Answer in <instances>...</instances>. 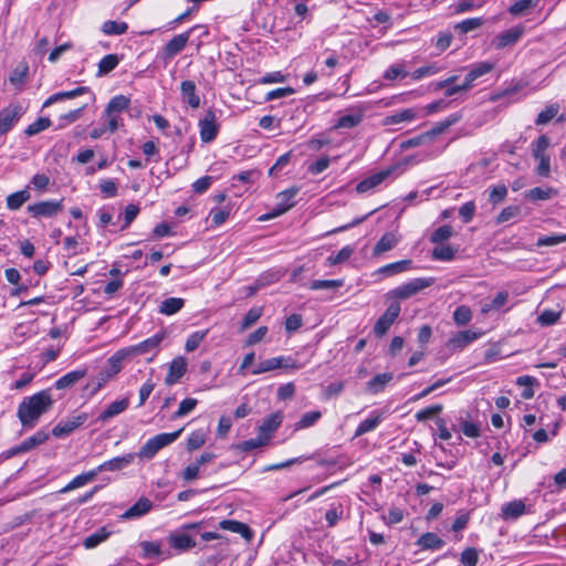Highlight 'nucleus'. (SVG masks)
<instances>
[{
  "label": "nucleus",
  "mask_w": 566,
  "mask_h": 566,
  "mask_svg": "<svg viewBox=\"0 0 566 566\" xmlns=\"http://www.w3.org/2000/svg\"><path fill=\"white\" fill-rule=\"evenodd\" d=\"M53 398L50 389L41 390L31 397L24 398L17 411V416L23 428H33L39 418L49 411L53 406Z\"/></svg>",
  "instance_id": "f257e3e1"
},
{
  "label": "nucleus",
  "mask_w": 566,
  "mask_h": 566,
  "mask_svg": "<svg viewBox=\"0 0 566 566\" xmlns=\"http://www.w3.org/2000/svg\"><path fill=\"white\" fill-rule=\"evenodd\" d=\"M182 429L174 432H165L156 434L148 439L136 454L140 460H151L155 455L167 446L174 443L180 436Z\"/></svg>",
  "instance_id": "f03ea898"
},
{
  "label": "nucleus",
  "mask_w": 566,
  "mask_h": 566,
  "mask_svg": "<svg viewBox=\"0 0 566 566\" xmlns=\"http://www.w3.org/2000/svg\"><path fill=\"white\" fill-rule=\"evenodd\" d=\"M166 337L167 333L165 331H160L136 345L125 347V349L129 357L150 355L147 360L151 361L158 354L160 344Z\"/></svg>",
  "instance_id": "7ed1b4c3"
},
{
  "label": "nucleus",
  "mask_w": 566,
  "mask_h": 566,
  "mask_svg": "<svg viewBox=\"0 0 566 566\" xmlns=\"http://www.w3.org/2000/svg\"><path fill=\"white\" fill-rule=\"evenodd\" d=\"M434 283L433 277H417L397 286L387 293L388 298L407 300L420 291L431 286Z\"/></svg>",
  "instance_id": "20e7f679"
},
{
  "label": "nucleus",
  "mask_w": 566,
  "mask_h": 566,
  "mask_svg": "<svg viewBox=\"0 0 566 566\" xmlns=\"http://www.w3.org/2000/svg\"><path fill=\"white\" fill-rule=\"evenodd\" d=\"M201 525V522L184 524L177 532L169 535V545L179 552H186L195 547L196 541L189 532L199 530Z\"/></svg>",
  "instance_id": "39448f33"
},
{
  "label": "nucleus",
  "mask_w": 566,
  "mask_h": 566,
  "mask_svg": "<svg viewBox=\"0 0 566 566\" xmlns=\"http://www.w3.org/2000/svg\"><path fill=\"white\" fill-rule=\"evenodd\" d=\"M300 189L297 187H292L286 190H283L276 195V203L271 213L266 214L263 219L268 220L274 217H279L295 206L294 198L298 193Z\"/></svg>",
  "instance_id": "423d86ee"
},
{
  "label": "nucleus",
  "mask_w": 566,
  "mask_h": 566,
  "mask_svg": "<svg viewBox=\"0 0 566 566\" xmlns=\"http://www.w3.org/2000/svg\"><path fill=\"white\" fill-rule=\"evenodd\" d=\"M200 139L202 143H211L218 136L220 124L217 122L214 111L208 109L198 123Z\"/></svg>",
  "instance_id": "0eeeda50"
},
{
  "label": "nucleus",
  "mask_w": 566,
  "mask_h": 566,
  "mask_svg": "<svg viewBox=\"0 0 566 566\" xmlns=\"http://www.w3.org/2000/svg\"><path fill=\"white\" fill-rule=\"evenodd\" d=\"M24 109L19 103H10L0 111V135H4L12 129L23 115Z\"/></svg>",
  "instance_id": "6e6552de"
},
{
  "label": "nucleus",
  "mask_w": 566,
  "mask_h": 566,
  "mask_svg": "<svg viewBox=\"0 0 566 566\" xmlns=\"http://www.w3.org/2000/svg\"><path fill=\"white\" fill-rule=\"evenodd\" d=\"M401 307L398 302H392L385 313L377 319L374 325V333L377 337L384 336L394 322L398 318Z\"/></svg>",
  "instance_id": "1a4fd4ad"
},
{
  "label": "nucleus",
  "mask_w": 566,
  "mask_h": 566,
  "mask_svg": "<svg viewBox=\"0 0 566 566\" xmlns=\"http://www.w3.org/2000/svg\"><path fill=\"white\" fill-rule=\"evenodd\" d=\"M62 209V200H45L28 206V212L33 218H52Z\"/></svg>",
  "instance_id": "9d476101"
},
{
  "label": "nucleus",
  "mask_w": 566,
  "mask_h": 566,
  "mask_svg": "<svg viewBox=\"0 0 566 566\" xmlns=\"http://www.w3.org/2000/svg\"><path fill=\"white\" fill-rule=\"evenodd\" d=\"M524 31L525 28L523 25H515L497 34L492 40L491 44L496 50H503L507 46H513L520 41V39L524 34Z\"/></svg>",
  "instance_id": "9b49d317"
},
{
  "label": "nucleus",
  "mask_w": 566,
  "mask_h": 566,
  "mask_svg": "<svg viewBox=\"0 0 566 566\" xmlns=\"http://www.w3.org/2000/svg\"><path fill=\"white\" fill-rule=\"evenodd\" d=\"M87 420L85 412L72 415L67 419L60 421L52 430L55 438H64L81 427Z\"/></svg>",
  "instance_id": "f8f14e48"
},
{
  "label": "nucleus",
  "mask_w": 566,
  "mask_h": 566,
  "mask_svg": "<svg viewBox=\"0 0 566 566\" xmlns=\"http://www.w3.org/2000/svg\"><path fill=\"white\" fill-rule=\"evenodd\" d=\"M195 29L196 27L184 33L177 34L171 40H169L163 50V59L165 61H170L172 57L179 54L186 48L190 38V33Z\"/></svg>",
  "instance_id": "ddd939ff"
},
{
  "label": "nucleus",
  "mask_w": 566,
  "mask_h": 566,
  "mask_svg": "<svg viewBox=\"0 0 566 566\" xmlns=\"http://www.w3.org/2000/svg\"><path fill=\"white\" fill-rule=\"evenodd\" d=\"M365 108L355 106L348 109L347 114L340 115L333 125L334 129L346 128L350 129L357 127L364 119Z\"/></svg>",
  "instance_id": "4468645a"
},
{
  "label": "nucleus",
  "mask_w": 566,
  "mask_h": 566,
  "mask_svg": "<svg viewBox=\"0 0 566 566\" xmlns=\"http://www.w3.org/2000/svg\"><path fill=\"white\" fill-rule=\"evenodd\" d=\"M136 454L132 452L120 457H115L111 460L101 463L97 468H95V471L97 474L104 471H120L130 465L134 462Z\"/></svg>",
  "instance_id": "2eb2a0df"
},
{
  "label": "nucleus",
  "mask_w": 566,
  "mask_h": 566,
  "mask_svg": "<svg viewBox=\"0 0 566 566\" xmlns=\"http://www.w3.org/2000/svg\"><path fill=\"white\" fill-rule=\"evenodd\" d=\"M480 336H481L480 333L471 331V329L461 331V332H458L457 334H454L448 340L447 346L449 349H451L453 352L461 350L464 347H467L469 344H471L472 342L476 340Z\"/></svg>",
  "instance_id": "dca6fc26"
},
{
  "label": "nucleus",
  "mask_w": 566,
  "mask_h": 566,
  "mask_svg": "<svg viewBox=\"0 0 566 566\" xmlns=\"http://www.w3.org/2000/svg\"><path fill=\"white\" fill-rule=\"evenodd\" d=\"M187 370V361L184 357L179 356L172 359L169 365L168 373L165 377V384L171 386L177 384Z\"/></svg>",
  "instance_id": "f3484780"
},
{
  "label": "nucleus",
  "mask_w": 566,
  "mask_h": 566,
  "mask_svg": "<svg viewBox=\"0 0 566 566\" xmlns=\"http://www.w3.org/2000/svg\"><path fill=\"white\" fill-rule=\"evenodd\" d=\"M392 170V168L384 169L365 178L356 186L357 192L363 193L379 186L391 175Z\"/></svg>",
  "instance_id": "a211bd4d"
},
{
  "label": "nucleus",
  "mask_w": 566,
  "mask_h": 566,
  "mask_svg": "<svg viewBox=\"0 0 566 566\" xmlns=\"http://www.w3.org/2000/svg\"><path fill=\"white\" fill-rule=\"evenodd\" d=\"M87 374L86 368H81L76 370H72L62 377H60L54 382V388L57 390L69 389L73 387L75 384H77L80 380H82Z\"/></svg>",
  "instance_id": "6ab92c4d"
},
{
  "label": "nucleus",
  "mask_w": 566,
  "mask_h": 566,
  "mask_svg": "<svg viewBox=\"0 0 566 566\" xmlns=\"http://www.w3.org/2000/svg\"><path fill=\"white\" fill-rule=\"evenodd\" d=\"M153 507V503L147 497H140L134 505L126 510L122 518L132 520L138 518L147 514Z\"/></svg>",
  "instance_id": "aec40b11"
},
{
  "label": "nucleus",
  "mask_w": 566,
  "mask_h": 566,
  "mask_svg": "<svg viewBox=\"0 0 566 566\" xmlns=\"http://www.w3.org/2000/svg\"><path fill=\"white\" fill-rule=\"evenodd\" d=\"M130 358L125 348L117 350L108 358V369L105 370L106 375L102 377L103 381H108L114 375L122 369V364L125 359Z\"/></svg>",
  "instance_id": "412c9836"
},
{
  "label": "nucleus",
  "mask_w": 566,
  "mask_h": 566,
  "mask_svg": "<svg viewBox=\"0 0 566 566\" xmlns=\"http://www.w3.org/2000/svg\"><path fill=\"white\" fill-rule=\"evenodd\" d=\"M87 93H90V88L87 86H78L71 91L59 92V93L51 95L44 102L43 107H49L50 105L57 103V102L73 99V98H76V97L82 96Z\"/></svg>",
  "instance_id": "4be33fe9"
},
{
  "label": "nucleus",
  "mask_w": 566,
  "mask_h": 566,
  "mask_svg": "<svg viewBox=\"0 0 566 566\" xmlns=\"http://www.w3.org/2000/svg\"><path fill=\"white\" fill-rule=\"evenodd\" d=\"M282 419L283 417L281 412H274L266 417L259 427V436L261 438H266L269 441L271 433L274 432L282 423Z\"/></svg>",
  "instance_id": "5701e85b"
},
{
  "label": "nucleus",
  "mask_w": 566,
  "mask_h": 566,
  "mask_svg": "<svg viewBox=\"0 0 566 566\" xmlns=\"http://www.w3.org/2000/svg\"><path fill=\"white\" fill-rule=\"evenodd\" d=\"M128 406L129 399L127 397L120 400H116L108 405V407L103 412L99 413V416L97 417V421L106 422L111 418H114L117 415L124 412L128 408Z\"/></svg>",
  "instance_id": "b1692460"
},
{
  "label": "nucleus",
  "mask_w": 566,
  "mask_h": 566,
  "mask_svg": "<svg viewBox=\"0 0 566 566\" xmlns=\"http://www.w3.org/2000/svg\"><path fill=\"white\" fill-rule=\"evenodd\" d=\"M181 96L184 102L192 108L200 106V97L196 92V84L193 81H184L180 85Z\"/></svg>",
  "instance_id": "393cba45"
},
{
  "label": "nucleus",
  "mask_w": 566,
  "mask_h": 566,
  "mask_svg": "<svg viewBox=\"0 0 566 566\" xmlns=\"http://www.w3.org/2000/svg\"><path fill=\"white\" fill-rule=\"evenodd\" d=\"M526 511V506L523 501L514 500L512 502L505 503L502 509V517L504 520H516L522 516Z\"/></svg>",
  "instance_id": "a878e982"
},
{
  "label": "nucleus",
  "mask_w": 566,
  "mask_h": 566,
  "mask_svg": "<svg viewBox=\"0 0 566 566\" xmlns=\"http://www.w3.org/2000/svg\"><path fill=\"white\" fill-rule=\"evenodd\" d=\"M97 476L95 469L84 472L80 475H76L72 479L64 488L60 490V493H67L77 488L84 486L87 483L92 482Z\"/></svg>",
  "instance_id": "bb28decb"
},
{
  "label": "nucleus",
  "mask_w": 566,
  "mask_h": 566,
  "mask_svg": "<svg viewBox=\"0 0 566 566\" xmlns=\"http://www.w3.org/2000/svg\"><path fill=\"white\" fill-rule=\"evenodd\" d=\"M421 549H432L437 551L444 546V541L439 537L436 533H424L422 534L417 543H416Z\"/></svg>",
  "instance_id": "cd10ccee"
},
{
  "label": "nucleus",
  "mask_w": 566,
  "mask_h": 566,
  "mask_svg": "<svg viewBox=\"0 0 566 566\" xmlns=\"http://www.w3.org/2000/svg\"><path fill=\"white\" fill-rule=\"evenodd\" d=\"M130 104V99L125 95H116L114 96L107 104L104 115L117 114L120 115L123 112L127 111Z\"/></svg>",
  "instance_id": "c85d7f7f"
},
{
  "label": "nucleus",
  "mask_w": 566,
  "mask_h": 566,
  "mask_svg": "<svg viewBox=\"0 0 566 566\" xmlns=\"http://www.w3.org/2000/svg\"><path fill=\"white\" fill-rule=\"evenodd\" d=\"M417 118V112L413 108H406L389 116H386L382 120L384 125H397L405 122H412Z\"/></svg>",
  "instance_id": "c756f323"
},
{
  "label": "nucleus",
  "mask_w": 566,
  "mask_h": 566,
  "mask_svg": "<svg viewBox=\"0 0 566 566\" xmlns=\"http://www.w3.org/2000/svg\"><path fill=\"white\" fill-rule=\"evenodd\" d=\"M400 238L394 232L385 233L374 248V254H381L392 250L399 242Z\"/></svg>",
  "instance_id": "7c9ffc66"
},
{
  "label": "nucleus",
  "mask_w": 566,
  "mask_h": 566,
  "mask_svg": "<svg viewBox=\"0 0 566 566\" xmlns=\"http://www.w3.org/2000/svg\"><path fill=\"white\" fill-rule=\"evenodd\" d=\"M283 361H291V357L279 356V357H273V358L262 360L258 364V366L255 367V369H253L252 373H253V375H259V374H263L266 371H271V370L281 368L283 365Z\"/></svg>",
  "instance_id": "2f4dec72"
},
{
  "label": "nucleus",
  "mask_w": 566,
  "mask_h": 566,
  "mask_svg": "<svg viewBox=\"0 0 566 566\" xmlns=\"http://www.w3.org/2000/svg\"><path fill=\"white\" fill-rule=\"evenodd\" d=\"M185 306V300L181 297H168L160 303L159 313L163 315H174Z\"/></svg>",
  "instance_id": "473e14b6"
},
{
  "label": "nucleus",
  "mask_w": 566,
  "mask_h": 566,
  "mask_svg": "<svg viewBox=\"0 0 566 566\" xmlns=\"http://www.w3.org/2000/svg\"><path fill=\"white\" fill-rule=\"evenodd\" d=\"M557 191L552 187H535L525 192V198L530 201H543L554 197Z\"/></svg>",
  "instance_id": "72a5a7b5"
},
{
  "label": "nucleus",
  "mask_w": 566,
  "mask_h": 566,
  "mask_svg": "<svg viewBox=\"0 0 566 566\" xmlns=\"http://www.w3.org/2000/svg\"><path fill=\"white\" fill-rule=\"evenodd\" d=\"M31 198L30 191L23 189L13 192L7 197V207L9 210H19Z\"/></svg>",
  "instance_id": "f704fd0d"
},
{
  "label": "nucleus",
  "mask_w": 566,
  "mask_h": 566,
  "mask_svg": "<svg viewBox=\"0 0 566 566\" xmlns=\"http://www.w3.org/2000/svg\"><path fill=\"white\" fill-rule=\"evenodd\" d=\"M411 260H401L394 263L386 264L379 269V273L384 275H395L401 272H406L411 269Z\"/></svg>",
  "instance_id": "c9c22d12"
},
{
  "label": "nucleus",
  "mask_w": 566,
  "mask_h": 566,
  "mask_svg": "<svg viewBox=\"0 0 566 566\" xmlns=\"http://www.w3.org/2000/svg\"><path fill=\"white\" fill-rule=\"evenodd\" d=\"M29 74V65L27 62H20L11 72L9 81L14 86H22Z\"/></svg>",
  "instance_id": "e433bc0d"
},
{
  "label": "nucleus",
  "mask_w": 566,
  "mask_h": 566,
  "mask_svg": "<svg viewBox=\"0 0 566 566\" xmlns=\"http://www.w3.org/2000/svg\"><path fill=\"white\" fill-rule=\"evenodd\" d=\"M392 379L391 373L378 374L367 382V389L371 394H378L384 390L386 385Z\"/></svg>",
  "instance_id": "4c0bfd02"
},
{
  "label": "nucleus",
  "mask_w": 566,
  "mask_h": 566,
  "mask_svg": "<svg viewBox=\"0 0 566 566\" xmlns=\"http://www.w3.org/2000/svg\"><path fill=\"white\" fill-rule=\"evenodd\" d=\"M381 416L379 413H374L369 418L361 421L355 431V437H360L365 433L374 431L380 423Z\"/></svg>",
  "instance_id": "58836bf2"
},
{
  "label": "nucleus",
  "mask_w": 566,
  "mask_h": 566,
  "mask_svg": "<svg viewBox=\"0 0 566 566\" xmlns=\"http://www.w3.org/2000/svg\"><path fill=\"white\" fill-rule=\"evenodd\" d=\"M111 535L106 527L99 528L97 532L91 534L84 539V547L87 549L94 548L101 543L105 542Z\"/></svg>",
  "instance_id": "ea45409f"
},
{
  "label": "nucleus",
  "mask_w": 566,
  "mask_h": 566,
  "mask_svg": "<svg viewBox=\"0 0 566 566\" xmlns=\"http://www.w3.org/2000/svg\"><path fill=\"white\" fill-rule=\"evenodd\" d=\"M128 30V24L126 22H117L113 20H107L102 25V32L107 35H120L126 33Z\"/></svg>",
  "instance_id": "a19ab883"
},
{
  "label": "nucleus",
  "mask_w": 566,
  "mask_h": 566,
  "mask_svg": "<svg viewBox=\"0 0 566 566\" xmlns=\"http://www.w3.org/2000/svg\"><path fill=\"white\" fill-rule=\"evenodd\" d=\"M87 103H83L78 105L75 109L70 111L65 114H62L59 118L60 124L59 128H64L65 126L76 122L82 116L83 111L86 108Z\"/></svg>",
  "instance_id": "79ce46f5"
},
{
  "label": "nucleus",
  "mask_w": 566,
  "mask_h": 566,
  "mask_svg": "<svg viewBox=\"0 0 566 566\" xmlns=\"http://www.w3.org/2000/svg\"><path fill=\"white\" fill-rule=\"evenodd\" d=\"M457 251L449 244H441L432 250V258L439 261H451L454 259Z\"/></svg>",
  "instance_id": "37998d69"
},
{
  "label": "nucleus",
  "mask_w": 566,
  "mask_h": 566,
  "mask_svg": "<svg viewBox=\"0 0 566 566\" xmlns=\"http://www.w3.org/2000/svg\"><path fill=\"white\" fill-rule=\"evenodd\" d=\"M539 1L541 0H518L509 8V12L512 15H523L530 9L535 8Z\"/></svg>",
  "instance_id": "c03bdc74"
},
{
  "label": "nucleus",
  "mask_w": 566,
  "mask_h": 566,
  "mask_svg": "<svg viewBox=\"0 0 566 566\" xmlns=\"http://www.w3.org/2000/svg\"><path fill=\"white\" fill-rule=\"evenodd\" d=\"M536 382V379L532 376H520L516 379V385L524 387L521 396L524 399H532L534 397L533 385Z\"/></svg>",
  "instance_id": "a18cd8bd"
},
{
  "label": "nucleus",
  "mask_w": 566,
  "mask_h": 566,
  "mask_svg": "<svg viewBox=\"0 0 566 566\" xmlns=\"http://www.w3.org/2000/svg\"><path fill=\"white\" fill-rule=\"evenodd\" d=\"M119 63L117 54H107L98 63V74L105 75L112 72Z\"/></svg>",
  "instance_id": "49530a36"
},
{
  "label": "nucleus",
  "mask_w": 566,
  "mask_h": 566,
  "mask_svg": "<svg viewBox=\"0 0 566 566\" xmlns=\"http://www.w3.org/2000/svg\"><path fill=\"white\" fill-rule=\"evenodd\" d=\"M344 285V280H314L311 282L310 289L318 290H337Z\"/></svg>",
  "instance_id": "de8ad7c7"
},
{
  "label": "nucleus",
  "mask_w": 566,
  "mask_h": 566,
  "mask_svg": "<svg viewBox=\"0 0 566 566\" xmlns=\"http://www.w3.org/2000/svg\"><path fill=\"white\" fill-rule=\"evenodd\" d=\"M344 509L340 503L332 504L331 507L325 513V520L327 522L328 527H334L338 523V521L343 517Z\"/></svg>",
  "instance_id": "09e8293b"
},
{
  "label": "nucleus",
  "mask_w": 566,
  "mask_h": 566,
  "mask_svg": "<svg viewBox=\"0 0 566 566\" xmlns=\"http://www.w3.org/2000/svg\"><path fill=\"white\" fill-rule=\"evenodd\" d=\"M322 417L321 411H308L305 412L301 419L295 423V430L310 428L315 424Z\"/></svg>",
  "instance_id": "8fccbe9b"
},
{
  "label": "nucleus",
  "mask_w": 566,
  "mask_h": 566,
  "mask_svg": "<svg viewBox=\"0 0 566 566\" xmlns=\"http://www.w3.org/2000/svg\"><path fill=\"white\" fill-rule=\"evenodd\" d=\"M442 410H443V406L441 403L432 405L430 407L419 410L415 415V418L418 422H424V421L438 416L439 413H441Z\"/></svg>",
  "instance_id": "3c124183"
},
{
  "label": "nucleus",
  "mask_w": 566,
  "mask_h": 566,
  "mask_svg": "<svg viewBox=\"0 0 566 566\" xmlns=\"http://www.w3.org/2000/svg\"><path fill=\"white\" fill-rule=\"evenodd\" d=\"M509 300V292L502 291L499 292L490 303H486L482 307V312L488 313L491 311L500 310L502 306L506 304Z\"/></svg>",
  "instance_id": "603ef678"
},
{
  "label": "nucleus",
  "mask_w": 566,
  "mask_h": 566,
  "mask_svg": "<svg viewBox=\"0 0 566 566\" xmlns=\"http://www.w3.org/2000/svg\"><path fill=\"white\" fill-rule=\"evenodd\" d=\"M143 558H154L161 554V544L159 542L144 541L140 543Z\"/></svg>",
  "instance_id": "864d4df0"
},
{
  "label": "nucleus",
  "mask_w": 566,
  "mask_h": 566,
  "mask_svg": "<svg viewBox=\"0 0 566 566\" xmlns=\"http://www.w3.org/2000/svg\"><path fill=\"white\" fill-rule=\"evenodd\" d=\"M265 444H268V439L266 438H261L259 436L258 438L249 439V440L239 442L238 444L234 446V448L237 450L242 451V452H250V451H252L254 449H258L260 447H263Z\"/></svg>",
  "instance_id": "5fc2aeb1"
},
{
  "label": "nucleus",
  "mask_w": 566,
  "mask_h": 566,
  "mask_svg": "<svg viewBox=\"0 0 566 566\" xmlns=\"http://www.w3.org/2000/svg\"><path fill=\"white\" fill-rule=\"evenodd\" d=\"M494 63L484 61L474 64L468 73L474 81L479 77L490 73L494 69Z\"/></svg>",
  "instance_id": "6e6d98bb"
},
{
  "label": "nucleus",
  "mask_w": 566,
  "mask_h": 566,
  "mask_svg": "<svg viewBox=\"0 0 566 566\" xmlns=\"http://www.w3.org/2000/svg\"><path fill=\"white\" fill-rule=\"evenodd\" d=\"M566 242V233L543 235L537 239L536 247H553Z\"/></svg>",
  "instance_id": "4d7b16f0"
},
{
  "label": "nucleus",
  "mask_w": 566,
  "mask_h": 566,
  "mask_svg": "<svg viewBox=\"0 0 566 566\" xmlns=\"http://www.w3.org/2000/svg\"><path fill=\"white\" fill-rule=\"evenodd\" d=\"M51 126V119L48 117H40L32 124H30L25 129V135L28 136H34L44 129L49 128Z\"/></svg>",
  "instance_id": "13d9d810"
},
{
  "label": "nucleus",
  "mask_w": 566,
  "mask_h": 566,
  "mask_svg": "<svg viewBox=\"0 0 566 566\" xmlns=\"http://www.w3.org/2000/svg\"><path fill=\"white\" fill-rule=\"evenodd\" d=\"M207 334L208 331H197L190 334L186 340L185 349L189 353L196 350L199 347L200 343L205 339Z\"/></svg>",
  "instance_id": "bf43d9fd"
},
{
  "label": "nucleus",
  "mask_w": 566,
  "mask_h": 566,
  "mask_svg": "<svg viewBox=\"0 0 566 566\" xmlns=\"http://www.w3.org/2000/svg\"><path fill=\"white\" fill-rule=\"evenodd\" d=\"M198 400L195 398H186L184 399L177 409V411L172 415V419L182 418L190 413L197 406Z\"/></svg>",
  "instance_id": "052dcab7"
},
{
  "label": "nucleus",
  "mask_w": 566,
  "mask_h": 566,
  "mask_svg": "<svg viewBox=\"0 0 566 566\" xmlns=\"http://www.w3.org/2000/svg\"><path fill=\"white\" fill-rule=\"evenodd\" d=\"M453 234V229L449 224H444L439 227L432 234H431V242L433 243H442L447 240H449Z\"/></svg>",
  "instance_id": "680f3d73"
},
{
  "label": "nucleus",
  "mask_w": 566,
  "mask_h": 566,
  "mask_svg": "<svg viewBox=\"0 0 566 566\" xmlns=\"http://www.w3.org/2000/svg\"><path fill=\"white\" fill-rule=\"evenodd\" d=\"M559 106L557 104H552L547 106L544 111H542L535 120L536 125H545L549 120H552L558 113Z\"/></svg>",
  "instance_id": "e2e57ef3"
},
{
  "label": "nucleus",
  "mask_w": 566,
  "mask_h": 566,
  "mask_svg": "<svg viewBox=\"0 0 566 566\" xmlns=\"http://www.w3.org/2000/svg\"><path fill=\"white\" fill-rule=\"evenodd\" d=\"M453 319L458 325H467L472 319V312L469 306L461 305L453 312Z\"/></svg>",
  "instance_id": "0e129e2a"
},
{
  "label": "nucleus",
  "mask_w": 566,
  "mask_h": 566,
  "mask_svg": "<svg viewBox=\"0 0 566 566\" xmlns=\"http://www.w3.org/2000/svg\"><path fill=\"white\" fill-rule=\"evenodd\" d=\"M483 23L484 20L482 18H470L458 23L455 25V29L459 30L461 33H468L480 28Z\"/></svg>",
  "instance_id": "69168bd1"
},
{
  "label": "nucleus",
  "mask_w": 566,
  "mask_h": 566,
  "mask_svg": "<svg viewBox=\"0 0 566 566\" xmlns=\"http://www.w3.org/2000/svg\"><path fill=\"white\" fill-rule=\"evenodd\" d=\"M354 252V249L349 245H346L344 248H342L336 255H331L327 258V263L329 265H336V264H340L345 261H347L350 255L353 254Z\"/></svg>",
  "instance_id": "338daca9"
},
{
  "label": "nucleus",
  "mask_w": 566,
  "mask_h": 566,
  "mask_svg": "<svg viewBox=\"0 0 566 566\" xmlns=\"http://www.w3.org/2000/svg\"><path fill=\"white\" fill-rule=\"evenodd\" d=\"M479 560V554L475 548L468 547L461 553L460 562L464 566H476Z\"/></svg>",
  "instance_id": "774afa93"
}]
</instances>
